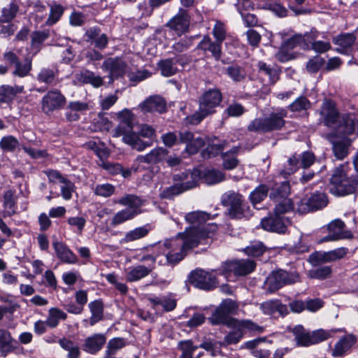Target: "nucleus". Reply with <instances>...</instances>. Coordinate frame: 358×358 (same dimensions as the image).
<instances>
[{
  "instance_id": "nucleus-1",
  "label": "nucleus",
  "mask_w": 358,
  "mask_h": 358,
  "mask_svg": "<svg viewBox=\"0 0 358 358\" xmlns=\"http://www.w3.org/2000/svg\"><path fill=\"white\" fill-rule=\"evenodd\" d=\"M204 236H196V229H192L186 234L179 233L173 238L152 245L153 255L157 258L161 255H164L167 264L175 266L185 258L187 251L199 245L201 238L205 237Z\"/></svg>"
},
{
  "instance_id": "nucleus-2",
  "label": "nucleus",
  "mask_w": 358,
  "mask_h": 358,
  "mask_svg": "<svg viewBox=\"0 0 358 358\" xmlns=\"http://www.w3.org/2000/svg\"><path fill=\"white\" fill-rule=\"evenodd\" d=\"M320 121L341 136L358 133V117L350 113L340 114L336 103L331 99H324L320 110Z\"/></svg>"
},
{
  "instance_id": "nucleus-3",
  "label": "nucleus",
  "mask_w": 358,
  "mask_h": 358,
  "mask_svg": "<svg viewBox=\"0 0 358 358\" xmlns=\"http://www.w3.org/2000/svg\"><path fill=\"white\" fill-rule=\"evenodd\" d=\"M223 96L217 88L204 91L198 98V110L184 119L186 125H198L205 118L215 114L220 106Z\"/></svg>"
},
{
  "instance_id": "nucleus-4",
  "label": "nucleus",
  "mask_w": 358,
  "mask_h": 358,
  "mask_svg": "<svg viewBox=\"0 0 358 358\" xmlns=\"http://www.w3.org/2000/svg\"><path fill=\"white\" fill-rule=\"evenodd\" d=\"M117 116L120 123L113 131L114 137L122 136L123 141L138 151H142L150 146V143L143 142V140L139 139L138 135L133 131L135 117L130 110L125 108L119 112Z\"/></svg>"
},
{
  "instance_id": "nucleus-5",
  "label": "nucleus",
  "mask_w": 358,
  "mask_h": 358,
  "mask_svg": "<svg viewBox=\"0 0 358 358\" xmlns=\"http://www.w3.org/2000/svg\"><path fill=\"white\" fill-rule=\"evenodd\" d=\"M287 115L285 108H276L266 117H258L251 121L248 126V130L262 133L280 130L285 124V118Z\"/></svg>"
},
{
  "instance_id": "nucleus-6",
  "label": "nucleus",
  "mask_w": 358,
  "mask_h": 358,
  "mask_svg": "<svg viewBox=\"0 0 358 358\" xmlns=\"http://www.w3.org/2000/svg\"><path fill=\"white\" fill-rule=\"evenodd\" d=\"M185 220L192 224V227L187 229L182 234L189 233L192 229L196 230V236L206 235L205 237L201 238V242L199 244L203 243V241L212 236L217 230V225L215 223H208L205 224L206 222L212 219L210 215L204 211H193L187 213L185 217Z\"/></svg>"
},
{
  "instance_id": "nucleus-7",
  "label": "nucleus",
  "mask_w": 358,
  "mask_h": 358,
  "mask_svg": "<svg viewBox=\"0 0 358 358\" xmlns=\"http://www.w3.org/2000/svg\"><path fill=\"white\" fill-rule=\"evenodd\" d=\"M117 203L128 207L115 214L111 220V224L113 226L132 220L142 212L141 208L143 204V201L134 194H127L121 197Z\"/></svg>"
},
{
  "instance_id": "nucleus-8",
  "label": "nucleus",
  "mask_w": 358,
  "mask_h": 358,
  "mask_svg": "<svg viewBox=\"0 0 358 358\" xmlns=\"http://www.w3.org/2000/svg\"><path fill=\"white\" fill-rule=\"evenodd\" d=\"M296 343L299 346L308 347L324 341L331 336V332L324 329L307 331L302 325H296L292 329Z\"/></svg>"
},
{
  "instance_id": "nucleus-9",
  "label": "nucleus",
  "mask_w": 358,
  "mask_h": 358,
  "mask_svg": "<svg viewBox=\"0 0 358 358\" xmlns=\"http://www.w3.org/2000/svg\"><path fill=\"white\" fill-rule=\"evenodd\" d=\"M299 280V275L296 272H287L279 269L273 271L264 282V289L268 293H273L287 285L294 284Z\"/></svg>"
},
{
  "instance_id": "nucleus-10",
  "label": "nucleus",
  "mask_w": 358,
  "mask_h": 358,
  "mask_svg": "<svg viewBox=\"0 0 358 358\" xmlns=\"http://www.w3.org/2000/svg\"><path fill=\"white\" fill-rule=\"evenodd\" d=\"M222 203L229 207V215L231 218L249 217L252 215L249 206L243 202L242 196L238 194H224L222 196Z\"/></svg>"
},
{
  "instance_id": "nucleus-11",
  "label": "nucleus",
  "mask_w": 358,
  "mask_h": 358,
  "mask_svg": "<svg viewBox=\"0 0 358 358\" xmlns=\"http://www.w3.org/2000/svg\"><path fill=\"white\" fill-rule=\"evenodd\" d=\"M329 203L324 192L316 191L309 196L302 199L297 205L296 210L299 213L315 211L326 207Z\"/></svg>"
},
{
  "instance_id": "nucleus-12",
  "label": "nucleus",
  "mask_w": 358,
  "mask_h": 358,
  "mask_svg": "<svg viewBox=\"0 0 358 358\" xmlns=\"http://www.w3.org/2000/svg\"><path fill=\"white\" fill-rule=\"evenodd\" d=\"M66 99L64 94L58 90L48 91L41 101V110L47 115H52L55 111L63 108Z\"/></svg>"
},
{
  "instance_id": "nucleus-13",
  "label": "nucleus",
  "mask_w": 358,
  "mask_h": 358,
  "mask_svg": "<svg viewBox=\"0 0 358 358\" xmlns=\"http://www.w3.org/2000/svg\"><path fill=\"white\" fill-rule=\"evenodd\" d=\"M214 271H206L198 268L192 271L189 275V281L194 287L204 289L210 290L217 285L216 275Z\"/></svg>"
},
{
  "instance_id": "nucleus-14",
  "label": "nucleus",
  "mask_w": 358,
  "mask_h": 358,
  "mask_svg": "<svg viewBox=\"0 0 358 358\" xmlns=\"http://www.w3.org/2000/svg\"><path fill=\"white\" fill-rule=\"evenodd\" d=\"M290 224L291 220L289 217L274 212L261 221V226L264 230L278 234H285Z\"/></svg>"
},
{
  "instance_id": "nucleus-15",
  "label": "nucleus",
  "mask_w": 358,
  "mask_h": 358,
  "mask_svg": "<svg viewBox=\"0 0 358 358\" xmlns=\"http://www.w3.org/2000/svg\"><path fill=\"white\" fill-rule=\"evenodd\" d=\"M127 64L121 57H110L104 60L101 69L109 73L110 81L122 77L127 71Z\"/></svg>"
},
{
  "instance_id": "nucleus-16",
  "label": "nucleus",
  "mask_w": 358,
  "mask_h": 358,
  "mask_svg": "<svg viewBox=\"0 0 358 358\" xmlns=\"http://www.w3.org/2000/svg\"><path fill=\"white\" fill-rule=\"evenodd\" d=\"M189 24L190 17L187 12L180 9L178 13L166 24V27L175 31L178 36H180L189 31Z\"/></svg>"
},
{
  "instance_id": "nucleus-17",
  "label": "nucleus",
  "mask_w": 358,
  "mask_h": 358,
  "mask_svg": "<svg viewBox=\"0 0 358 358\" xmlns=\"http://www.w3.org/2000/svg\"><path fill=\"white\" fill-rule=\"evenodd\" d=\"M345 224L341 220H335L328 225L329 234L323 238V241H334L341 239H350L353 237L350 231L345 229Z\"/></svg>"
},
{
  "instance_id": "nucleus-18",
  "label": "nucleus",
  "mask_w": 358,
  "mask_h": 358,
  "mask_svg": "<svg viewBox=\"0 0 358 358\" xmlns=\"http://www.w3.org/2000/svg\"><path fill=\"white\" fill-rule=\"evenodd\" d=\"M358 180H330L329 190L336 196H344L355 192Z\"/></svg>"
},
{
  "instance_id": "nucleus-19",
  "label": "nucleus",
  "mask_w": 358,
  "mask_h": 358,
  "mask_svg": "<svg viewBox=\"0 0 358 358\" xmlns=\"http://www.w3.org/2000/svg\"><path fill=\"white\" fill-rule=\"evenodd\" d=\"M52 247L57 258L63 264H76L78 262L77 255L62 241H54Z\"/></svg>"
},
{
  "instance_id": "nucleus-20",
  "label": "nucleus",
  "mask_w": 358,
  "mask_h": 358,
  "mask_svg": "<svg viewBox=\"0 0 358 358\" xmlns=\"http://www.w3.org/2000/svg\"><path fill=\"white\" fill-rule=\"evenodd\" d=\"M196 49L201 50L206 55L210 54L216 61H219L222 57V44L215 41H212L208 36L203 37L202 40L197 45Z\"/></svg>"
},
{
  "instance_id": "nucleus-21",
  "label": "nucleus",
  "mask_w": 358,
  "mask_h": 358,
  "mask_svg": "<svg viewBox=\"0 0 358 358\" xmlns=\"http://www.w3.org/2000/svg\"><path fill=\"white\" fill-rule=\"evenodd\" d=\"M197 186H199L198 180H187L186 182L176 183L172 186L162 189L159 193V196L162 199H171L173 196Z\"/></svg>"
},
{
  "instance_id": "nucleus-22",
  "label": "nucleus",
  "mask_w": 358,
  "mask_h": 358,
  "mask_svg": "<svg viewBox=\"0 0 358 358\" xmlns=\"http://www.w3.org/2000/svg\"><path fill=\"white\" fill-rule=\"evenodd\" d=\"M282 40V48L284 50H292L299 46L303 49V38L301 34H293L292 29L283 30L276 35Z\"/></svg>"
},
{
  "instance_id": "nucleus-23",
  "label": "nucleus",
  "mask_w": 358,
  "mask_h": 358,
  "mask_svg": "<svg viewBox=\"0 0 358 358\" xmlns=\"http://www.w3.org/2000/svg\"><path fill=\"white\" fill-rule=\"evenodd\" d=\"M106 337L103 334H94L85 338L83 349L87 353L96 354L106 343Z\"/></svg>"
},
{
  "instance_id": "nucleus-24",
  "label": "nucleus",
  "mask_w": 358,
  "mask_h": 358,
  "mask_svg": "<svg viewBox=\"0 0 358 358\" xmlns=\"http://www.w3.org/2000/svg\"><path fill=\"white\" fill-rule=\"evenodd\" d=\"M355 40L356 37L353 34H343L335 37L333 42L338 46L336 50L338 52L348 55L352 52Z\"/></svg>"
},
{
  "instance_id": "nucleus-25",
  "label": "nucleus",
  "mask_w": 358,
  "mask_h": 358,
  "mask_svg": "<svg viewBox=\"0 0 358 358\" xmlns=\"http://www.w3.org/2000/svg\"><path fill=\"white\" fill-rule=\"evenodd\" d=\"M142 108L145 112L162 113L166 110V103L160 96H152L142 103Z\"/></svg>"
},
{
  "instance_id": "nucleus-26",
  "label": "nucleus",
  "mask_w": 358,
  "mask_h": 358,
  "mask_svg": "<svg viewBox=\"0 0 358 358\" xmlns=\"http://www.w3.org/2000/svg\"><path fill=\"white\" fill-rule=\"evenodd\" d=\"M15 189L6 190L3 196V216L4 217H11L16 213L17 210V196Z\"/></svg>"
},
{
  "instance_id": "nucleus-27",
  "label": "nucleus",
  "mask_w": 358,
  "mask_h": 358,
  "mask_svg": "<svg viewBox=\"0 0 358 358\" xmlns=\"http://www.w3.org/2000/svg\"><path fill=\"white\" fill-rule=\"evenodd\" d=\"M152 270V266L141 264L129 267L126 271V280L128 282L138 281L148 276Z\"/></svg>"
},
{
  "instance_id": "nucleus-28",
  "label": "nucleus",
  "mask_w": 358,
  "mask_h": 358,
  "mask_svg": "<svg viewBox=\"0 0 358 358\" xmlns=\"http://www.w3.org/2000/svg\"><path fill=\"white\" fill-rule=\"evenodd\" d=\"M208 321L213 325L223 324L227 327L234 328L236 319L228 315L218 306L208 317Z\"/></svg>"
},
{
  "instance_id": "nucleus-29",
  "label": "nucleus",
  "mask_w": 358,
  "mask_h": 358,
  "mask_svg": "<svg viewBox=\"0 0 358 358\" xmlns=\"http://www.w3.org/2000/svg\"><path fill=\"white\" fill-rule=\"evenodd\" d=\"M260 308L266 315H272L276 312L282 316H285L288 314V309L286 305L282 304L279 300H268L260 305Z\"/></svg>"
},
{
  "instance_id": "nucleus-30",
  "label": "nucleus",
  "mask_w": 358,
  "mask_h": 358,
  "mask_svg": "<svg viewBox=\"0 0 358 358\" xmlns=\"http://www.w3.org/2000/svg\"><path fill=\"white\" fill-rule=\"evenodd\" d=\"M191 178L196 179H223L224 176L221 171L208 169L204 166L194 168L191 172Z\"/></svg>"
},
{
  "instance_id": "nucleus-31",
  "label": "nucleus",
  "mask_w": 358,
  "mask_h": 358,
  "mask_svg": "<svg viewBox=\"0 0 358 358\" xmlns=\"http://www.w3.org/2000/svg\"><path fill=\"white\" fill-rule=\"evenodd\" d=\"M23 85H2L0 86V103H8L11 102L17 94L22 93Z\"/></svg>"
},
{
  "instance_id": "nucleus-32",
  "label": "nucleus",
  "mask_w": 358,
  "mask_h": 358,
  "mask_svg": "<svg viewBox=\"0 0 358 358\" xmlns=\"http://www.w3.org/2000/svg\"><path fill=\"white\" fill-rule=\"evenodd\" d=\"M355 343L356 338L352 335L343 337L336 343L332 356L335 357L344 356Z\"/></svg>"
},
{
  "instance_id": "nucleus-33",
  "label": "nucleus",
  "mask_w": 358,
  "mask_h": 358,
  "mask_svg": "<svg viewBox=\"0 0 358 358\" xmlns=\"http://www.w3.org/2000/svg\"><path fill=\"white\" fill-rule=\"evenodd\" d=\"M270 189L269 197L271 200L278 199L281 197H288L290 194V185L288 180L275 183L268 186Z\"/></svg>"
},
{
  "instance_id": "nucleus-34",
  "label": "nucleus",
  "mask_w": 358,
  "mask_h": 358,
  "mask_svg": "<svg viewBox=\"0 0 358 358\" xmlns=\"http://www.w3.org/2000/svg\"><path fill=\"white\" fill-rule=\"evenodd\" d=\"M14 343L16 341L13 338L10 333L6 329H0V352L3 356H6L8 353L15 349Z\"/></svg>"
},
{
  "instance_id": "nucleus-35",
  "label": "nucleus",
  "mask_w": 358,
  "mask_h": 358,
  "mask_svg": "<svg viewBox=\"0 0 358 358\" xmlns=\"http://www.w3.org/2000/svg\"><path fill=\"white\" fill-rule=\"evenodd\" d=\"M257 67L259 73L268 76L270 84L274 85L280 79L281 70L278 66H271L264 62H259Z\"/></svg>"
},
{
  "instance_id": "nucleus-36",
  "label": "nucleus",
  "mask_w": 358,
  "mask_h": 358,
  "mask_svg": "<svg viewBox=\"0 0 358 358\" xmlns=\"http://www.w3.org/2000/svg\"><path fill=\"white\" fill-rule=\"evenodd\" d=\"M99 165L108 173L113 176L120 175L124 178L130 177L133 171H137V169H124L120 164H112L107 162H103Z\"/></svg>"
},
{
  "instance_id": "nucleus-37",
  "label": "nucleus",
  "mask_w": 358,
  "mask_h": 358,
  "mask_svg": "<svg viewBox=\"0 0 358 358\" xmlns=\"http://www.w3.org/2000/svg\"><path fill=\"white\" fill-rule=\"evenodd\" d=\"M150 231V227L148 224L136 227L133 230L127 232L124 236L120 241V243H127L139 240L145 237Z\"/></svg>"
},
{
  "instance_id": "nucleus-38",
  "label": "nucleus",
  "mask_w": 358,
  "mask_h": 358,
  "mask_svg": "<svg viewBox=\"0 0 358 358\" xmlns=\"http://www.w3.org/2000/svg\"><path fill=\"white\" fill-rule=\"evenodd\" d=\"M91 317L89 319L90 326L101 321L103 317V303L101 300H95L88 304Z\"/></svg>"
},
{
  "instance_id": "nucleus-39",
  "label": "nucleus",
  "mask_w": 358,
  "mask_h": 358,
  "mask_svg": "<svg viewBox=\"0 0 358 358\" xmlns=\"http://www.w3.org/2000/svg\"><path fill=\"white\" fill-rule=\"evenodd\" d=\"M272 201L275 204L273 212L276 214L285 215V214L294 210V203L289 197H281Z\"/></svg>"
},
{
  "instance_id": "nucleus-40",
  "label": "nucleus",
  "mask_w": 358,
  "mask_h": 358,
  "mask_svg": "<svg viewBox=\"0 0 358 358\" xmlns=\"http://www.w3.org/2000/svg\"><path fill=\"white\" fill-rule=\"evenodd\" d=\"M241 150L240 146L233 147L230 150L222 153L223 159V166L226 169H233L238 164V160L236 158L237 155Z\"/></svg>"
},
{
  "instance_id": "nucleus-41",
  "label": "nucleus",
  "mask_w": 358,
  "mask_h": 358,
  "mask_svg": "<svg viewBox=\"0 0 358 358\" xmlns=\"http://www.w3.org/2000/svg\"><path fill=\"white\" fill-rule=\"evenodd\" d=\"M19 12V6L15 1L10 2L2 8L0 15V23L10 22L14 20Z\"/></svg>"
},
{
  "instance_id": "nucleus-42",
  "label": "nucleus",
  "mask_w": 358,
  "mask_h": 358,
  "mask_svg": "<svg viewBox=\"0 0 358 358\" xmlns=\"http://www.w3.org/2000/svg\"><path fill=\"white\" fill-rule=\"evenodd\" d=\"M50 36L49 31H35L31 35V47L34 54L39 52L43 43L46 41Z\"/></svg>"
},
{
  "instance_id": "nucleus-43",
  "label": "nucleus",
  "mask_w": 358,
  "mask_h": 358,
  "mask_svg": "<svg viewBox=\"0 0 358 358\" xmlns=\"http://www.w3.org/2000/svg\"><path fill=\"white\" fill-rule=\"evenodd\" d=\"M256 266V263L252 260H236L235 275H245L252 272Z\"/></svg>"
},
{
  "instance_id": "nucleus-44",
  "label": "nucleus",
  "mask_w": 358,
  "mask_h": 358,
  "mask_svg": "<svg viewBox=\"0 0 358 358\" xmlns=\"http://www.w3.org/2000/svg\"><path fill=\"white\" fill-rule=\"evenodd\" d=\"M67 315L65 312L58 308H51L48 310L47 322L48 327L55 328L58 326L60 320H65Z\"/></svg>"
},
{
  "instance_id": "nucleus-45",
  "label": "nucleus",
  "mask_w": 358,
  "mask_h": 358,
  "mask_svg": "<svg viewBox=\"0 0 358 358\" xmlns=\"http://www.w3.org/2000/svg\"><path fill=\"white\" fill-rule=\"evenodd\" d=\"M113 123L106 117V113H99L92 122V129L94 131H108Z\"/></svg>"
},
{
  "instance_id": "nucleus-46",
  "label": "nucleus",
  "mask_w": 358,
  "mask_h": 358,
  "mask_svg": "<svg viewBox=\"0 0 358 358\" xmlns=\"http://www.w3.org/2000/svg\"><path fill=\"white\" fill-rule=\"evenodd\" d=\"M64 7L57 3L50 5L49 16L45 22L48 26H52L56 24L62 17L64 12Z\"/></svg>"
},
{
  "instance_id": "nucleus-47",
  "label": "nucleus",
  "mask_w": 358,
  "mask_h": 358,
  "mask_svg": "<svg viewBox=\"0 0 358 358\" xmlns=\"http://www.w3.org/2000/svg\"><path fill=\"white\" fill-rule=\"evenodd\" d=\"M226 145L227 142L225 141L220 143L217 138H215L211 143L208 144L203 151L202 155L204 158L215 157L223 150Z\"/></svg>"
},
{
  "instance_id": "nucleus-48",
  "label": "nucleus",
  "mask_w": 358,
  "mask_h": 358,
  "mask_svg": "<svg viewBox=\"0 0 358 358\" xmlns=\"http://www.w3.org/2000/svg\"><path fill=\"white\" fill-rule=\"evenodd\" d=\"M226 73L227 76L236 83L243 82L247 75L245 69L237 64L227 66Z\"/></svg>"
},
{
  "instance_id": "nucleus-49",
  "label": "nucleus",
  "mask_w": 358,
  "mask_h": 358,
  "mask_svg": "<svg viewBox=\"0 0 358 358\" xmlns=\"http://www.w3.org/2000/svg\"><path fill=\"white\" fill-rule=\"evenodd\" d=\"M58 76V71L55 68H43L37 75V80L41 83L46 84H53L56 77Z\"/></svg>"
},
{
  "instance_id": "nucleus-50",
  "label": "nucleus",
  "mask_w": 358,
  "mask_h": 358,
  "mask_svg": "<svg viewBox=\"0 0 358 358\" xmlns=\"http://www.w3.org/2000/svg\"><path fill=\"white\" fill-rule=\"evenodd\" d=\"M158 66L162 74L166 77L173 76L178 71V69L173 59L162 60L159 62Z\"/></svg>"
},
{
  "instance_id": "nucleus-51",
  "label": "nucleus",
  "mask_w": 358,
  "mask_h": 358,
  "mask_svg": "<svg viewBox=\"0 0 358 358\" xmlns=\"http://www.w3.org/2000/svg\"><path fill=\"white\" fill-rule=\"evenodd\" d=\"M168 151L166 149L163 148H157L153 149L150 153L145 156L140 157L138 159L141 162H156L162 160L167 155Z\"/></svg>"
},
{
  "instance_id": "nucleus-52",
  "label": "nucleus",
  "mask_w": 358,
  "mask_h": 358,
  "mask_svg": "<svg viewBox=\"0 0 358 358\" xmlns=\"http://www.w3.org/2000/svg\"><path fill=\"white\" fill-rule=\"evenodd\" d=\"M299 157L294 154L288 159L287 164L285 166L284 169L280 171V176L287 178L295 173L299 167Z\"/></svg>"
},
{
  "instance_id": "nucleus-53",
  "label": "nucleus",
  "mask_w": 358,
  "mask_h": 358,
  "mask_svg": "<svg viewBox=\"0 0 358 358\" xmlns=\"http://www.w3.org/2000/svg\"><path fill=\"white\" fill-rule=\"evenodd\" d=\"M348 252V249L345 248H336L335 250L324 252L321 255L320 259L322 262H329L336 261L343 258Z\"/></svg>"
},
{
  "instance_id": "nucleus-54",
  "label": "nucleus",
  "mask_w": 358,
  "mask_h": 358,
  "mask_svg": "<svg viewBox=\"0 0 358 358\" xmlns=\"http://www.w3.org/2000/svg\"><path fill=\"white\" fill-rule=\"evenodd\" d=\"M80 79L85 84H90L94 87H99L103 83V78L90 71H85L81 73Z\"/></svg>"
},
{
  "instance_id": "nucleus-55",
  "label": "nucleus",
  "mask_w": 358,
  "mask_h": 358,
  "mask_svg": "<svg viewBox=\"0 0 358 358\" xmlns=\"http://www.w3.org/2000/svg\"><path fill=\"white\" fill-rule=\"evenodd\" d=\"M269 187L266 185H260L253 190L250 195V199L253 205L262 201L267 196Z\"/></svg>"
},
{
  "instance_id": "nucleus-56",
  "label": "nucleus",
  "mask_w": 358,
  "mask_h": 358,
  "mask_svg": "<svg viewBox=\"0 0 358 358\" xmlns=\"http://www.w3.org/2000/svg\"><path fill=\"white\" fill-rule=\"evenodd\" d=\"M20 145L18 140L11 135L1 138L0 141V148L6 152H14Z\"/></svg>"
},
{
  "instance_id": "nucleus-57",
  "label": "nucleus",
  "mask_w": 358,
  "mask_h": 358,
  "mask_svg": "<svg viewBox=\"0 0 358 358\" xmlns=\"http://www.w3.org/2000/svg\"><path fill=\"white\" fill-rule=\"evenodd\" d=\"M310 101L306 96H301L289 104L288 108L292 112H301L310 108Z\"/></svg>"
},
{
  "instance_id": "nucleus-58",
  "label": "nucleus",
  "mask_w": 358,
  "mask_h": 358,
  "mask_svg": "<svg viewBox=\"0 0 358 358\" xmlns=\"http://www.w3.org/2000/svg\"><path fill=\"white\" fill-rule=\"evenodd\" d=\"M245 107L240 103L234 102L229 104L224 111L228 117H238L245 112Z\"/></svg>"
},
{
  "instance_id": "nucleus-59",
  "label": "nucleus",
  "mask_w": 358,
  "mask_h": 358,
  "mask_svg": "<svg viewBox=\"0 0 358 358\" xmlns=\"http://www.w3.org/2000/svg\"><path fill=\"white\" fill-rule=\"evenodd\" d=\"M67 223L77 234H81L86 224V219L83 216L70 217Z\"/></svg>"
},
{
  "instance_id": "nucleus-60",
  "label": "nucleus",
  "mask_w": 358,
  "mask_h": 358,
  "mask_svg": "<svg viewBox=\"0 0 358 358\" xmlns=\"http://www.w3.org/2000/svg\"><path fill=\"white\" fill-rule=\"evenodd\" d=\"M14 66L15 70L13 75L20 78L27 76L31 70V62L29 60H26L24 64L19 60Z\"/></svg>"
},
{
  "instance_id": "nucleus-61",
  "label": "nucleus",
  "mask_w": 358,
  "mask_h": 358,
  "mask_svg": "<svg viewBox=\"0 0 358 358\" xmlns=\"http://www.w3.org/2000/svg\"><path fill=\"white\" fill-rule=\"evenodd\" d=\"M234 330L230 331L224 338V344L226 345L236 344L243 336L244 332L239 328H234Z\"/></svg>"
},
{
  "instance_id": "nucleus-62",
  "label": "nucleus",
  "mask_w": 358,
  "mask_h": 358,
  "mask_svg": "<svg viewBox=\"0 0 358 358\" xmlns=\"http://www.w3.org/2000/svg\"><path fill=\"white\" fill-rule=\"evenodd\" d=\"M226 34L224 24L220 21H217L213 29V35L215 39V41L222 44L226 38Z\"/></svg>"
},
{
  "instance_id": "nucleus-63",
  "label": "nucleus",
  "mask_w": 358,
  "mask_h": 358,
  "mask_svg": "<svg viewBox=\"0 0 358 358\" xmlns=\"http://www.w3.org/2000/svg\"><path fill=\"white\" fill-rule=\"evenodd\" d=\"M324 59L319 56H315L310 59L306 64V70L310 73H317L324 64Z\"/></svg>"
},
{
  "instance_id": "nucleus-64",
  "label": "nucleus",
  "mask_w": 358,
  "mask_h": 358,
  "mask_svg": "<svg viewBox=\"0 0 358 358\" xmlns=\"http://www.w3.org/2000/svg\"><path fill=\"white\" fill-rule=\"evenodd\" d=\"M245 254L249 256L259 257L265 251L266 248L261 242L252 243L244 249Z\"/></svg>"
}]
</instances>
